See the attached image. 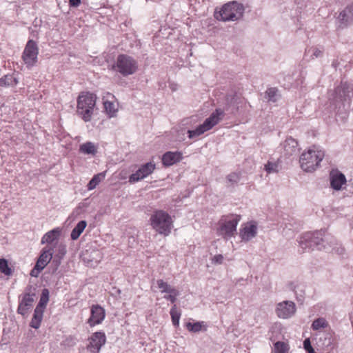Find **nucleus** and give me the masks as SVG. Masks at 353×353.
<instances>
[{"label": "nucleus", "instance_id": "nucleus-16", "mask_svg": "<svg viewBox=\"0 0 353 353\" xmlns=\"http://www.w3.org/2000/svg\"><path fill=\"white\" fill-rule=\"evenodd\" d=\"M105 316V310L99 305H93L90 309V316L88 323L92 327L100 324L104 320Z\"/></svg>", "mask_w": 353, "mask_h": 353}, {"label": "nucleus", "instance_id": "nucleus-25", "mask_svg": "<svg viewBox=\"0 0 353 353\" xmlns=\"http://www.w3.org/2000/svg\"><path fill=\"white\" fill-rule=\"evenodd\" d=\"M290 290L294 292L297 299L302 300L305 294L303 285L298 282H291L288 284Z\"/></svg>", "mask_w": 353, "mask_h": 353}, {"label": "nucleus", "instance_id": "nucleus-35", "mask_svg": "<svg viewBox=\"0 0 353 353\" xmlns=\"http://www.w3.org/2000/svg\"><path fill=\"white\" fill-rule=\"evenodd\" d=\"M170 316L172 318V323L174 326L177 327L179 325V319L181 317V313L177 310L176 305H174L170 310Z\"/></svg>", "mask_w": 353, "mask_h": 353}, {"label": "nucleus", "instance_id": "nucleus-5", "mask_svg": "<svg viewBox=\"0 0 353 353\" xmlns=\"http://www.w3.org/2000/svg\"><path fill=\"white\" fill-rule=\"evenodd\" d=\"M150 221L152 228L159 234L168 236L171 232L172 220L171 216L165 211H155L151 215Z\"/></svg>", "mask_w": 353, "mask_h": 353}, {"label": "nucleus", "instance_id": "nucleus-20", "mask_svg": "<svg viewBox=\"0 0 353 353\" xmlns=\"http://www.w3.org/2000/svg\"><path fill=\"white\" fill-rule=\"evenodd\" d=\"M283 152L285 156H292L299 150L298 142L292 137H288L283 143Z\"/></svg>", "mask_w": 353, "mask_h": 353}, {"label": "nucleus", "instance_id": "nucleus-34", "mask_svg": "<svg viewBox=\"0 0 353 353\" xmlns=\"http://www.w3.org/2000/svg\"><path fill=\"white\" fill-rule=\"evenodd\" d=\"M289 350L288 343L283 341H277L274 345V353H286Z\"/></svg>", "mask_w": 353, "mask_h": 353}, {"label": "nucleus", "instance_id": "nucleus-28", "mask_svg": "<svg viewBox=\"0 0 353 353\" xmlns=\"http://www.w3.org/2000/svg\"><path fill=\"white\" fill-rule=\"evenodd\" d=\"M103 106L106 113L110 117H114L117 112V108L116 105L112 102L109 101L108 99H105V97L103 98Z\"/></svg>", "mask_w": 353, "mask_h": 353}, {"label": "nucleus", "instance_id": "nucleus-17", "mask_svg": "<svg viewBox=\"0 0 353 353\" xmlns=\"http://www.w3.org/2000/svg\"><path fill=\"white\" fill-rule=\"evenodd\" d=\"M330 181L331 188L335 190H341L347 181L345 176L337 170L330 172Z\"/></svg>", "mask_w": 353, "mask_h": 353}, {"label": "nucleus", "instance_id": "nucleus-8", "mask_svg": "<svg viewBox=\"0 0 353 353\" xmlns=\"http://www.w3.org/2000/svg\"><path fill=\"white\" fill-rule=\"evenodd\" d=\"M353 97V85L346 81H341L330 95V99L334 103L350 101Z\"/></svg>", "mask_w": 353, "mask_h": 353}, {"label": "nucleus", "instance_id": "nucleus-12", "mask_svg": "<svg viewBox=\"0 0 353 353\" xmlns=\"http://www.w3.org/2000/svg\"><path fill=\"white\" fill-rule=\"evenodd\" d=\"M276 314L280 319H288L296 312V305L291 301H284L276 305Z\"/></svg>", "mask_w": 353, "mask_h": 353}, {"label": "nucleus", "instance_id": "nucleus-39", "mask_svg": "<svg viewBox=\"0 0 353 353\" xmlns=\"http://www.w3.org/2000/svg\"><path fill=\"white\" fill-rule=\"evenodd\" d=\"M164 296V299L170 301L171 303H174L176 301V297L179 295V292L176 288L172 289Z\"/></svg>", "mask_w": 353, "mask_h": 353}, {"label": "nucleus", "instance_id": "nucleus-21", "mask_svg": "<svg viewBox=\"0 0 353 353\" xmlns=\"http://www.w3.org/2000/svg\"><path fill=\"white\" fill-rule=\"evenodd\" d=\"M182 159V154L179 152H168L162 157L163 164L165 166L172 165Z\"/></svg>", "mask_w": 353, "mask_h": 353}, {"label": "nucleus", "instance_id": "nucleus-19", "mask_svg": "<svg viewBox=\"0 0 353 353\" xmlns=\"http://www.w3.org/2000/svg\"><path fill=\"white\" fill-rule=\"evenodd\" d=\"M338 19L343 26H347L353 23V3L339 13Z\"/></svg>", "mask_w": 353, "mask_h": 353}, {"label": "nucleus", "instance_id": "nucleus-24", "mask_svg": "<svg viewBox=\"0 0 353 353\" xmlns=\"http://www.w3.org/2000/svg\"><path fill=\"white\" fill-rule=\"evenodd\" d=\"M79 152L84 154L95 155L97 152V148L92 142L88 141L80 145Z\"/></svg>", "mask_w": 353, "mask_h": 353}, {"label": "nucleus", "instance_id": "nucleus-40", "mask_svg": "<svg viewBox=\"0 0 353 353\" xmlns=\"http://www.w3.org/2000/svg\"><path fill=\"white\" fill-rule=\"evenodd\" d=\"M0 272L7 276L12 274V270L9 268L8 261L4 259H0Z\"/></svg>", "mask_w": 353, "mask_h": 353}, {"label": "nucleus", "instance_id": "nucleus-43", "mask_svg": "<svg viewBox=\"0 0 353 353\" xmlns=\"http://www.w3.org/2000/svg\"><path fill=\"white\" fill-rule=\"evenodd\" d=\"M303 234L300 237L299 241V246L301 248L303 251L306 250L307 249H312V247L309 246V242L305 241L303 243Z\"/></svg>", "mask_w": 353, "mask_h": 353}, {"label": "nucleus", "instance_id": "nucleus-30", "mask_svg": "<svg viewBox=\"0 0 353 353\" xmlns=\"http://www.w3.org/2000/svg\"><path fill=\"white\" fill-rule=\"evenodd\" d=\"M49 301V291L48 289H43L40 297L39 303L37 305V308L45 310L46 305Z\"/></svg>", "mask_w": 353, "mask_h": 353}, {"label": "nucleus", "instance_id": "nucleus-38", "mask_svg": "<svg viewBox=\"0 0 353 353\" xmlns=\"http://www.w3.org/2000/svg\"><path fill=\"white\" fill-rule=\"evenodd\" d=\"M279 165L277 162L268 161L265 165V170L268 173H276L279 172Z\"/></svg>", "mask_w": 353, "mask_h": 353}, {"label": "nucleus", "instance_id": "nucleus-2", "mask_svg": "<svg viewBox=\"0 0 353 353\" xmlns=\"http://www.w3.org/2000/svg\"><path fill=\"white\" fill-rule=\"evenodd\" d=\"M243 4L236 1L225 3L219 11L214 12V17L221 21H236L243 17L244 13Z\"/></svg>", "mask_w": 353, "mask_h": 353}, {"label": "nucleus", "instance_id": "nucleus-22", "mask_svg": "<svg viewBox=\"0 0 353 353\" xmlns=\"http://www.w3.org/2000/svg\"><path fill=\"white\" fill-rule=\"evenodd\" d=\"M61 230L59 228H56L47 233H46L41 239V243H51L55 240L58 239L61 234Z\"/></svg>", "mask_w": 353, "mask_h": 353}, {"label": "nucleus", "instance_id": "nucleus-46", "mask_svg": "<svg viewBox=\"0 0 353 353\" xmlns=\"http://www.w3.org/2000/svg\"><path fill=\"white\" fill-rule=\"evenodd\" d=\"M92 254L94 256H98V258H99L98 259H96L95 263H97L98 262L100 261L101 256V253L98 250L93 251L92 252Z\"/></svg>", "mask_w": 353, "mask_h": 353}, {"label": "nucleus", "instance_id": "nucleus-26", "mask_svg": "<svg viewBox=\"0 0 353 353\" xmlns=\"http://www.w3.org/2000/svg\"><path fill=\"white\" fill-rule=\"evenodd\" d=\"M43 310L35 307L33 317L30 322V326L35 329L39 327L41 320L43 319Z\"/></svg>", "mask_w": 353, "mask_h": 353}, {"label": "nucleus", "instance_id": "nucleus-42", "mask_svg": "<svg viewBox=\"0 0 353 353\" xmlns=\"http://www.w3.org/2000/svg\"><path fill=\"white\" fill-rule=\"evenodd\" d=\"M303 347L304 349L308 352V353H316L314 348L311 345L310 340V339H306L303 341Z\"/></svg>", "mask_w": 353, "mask_h": 353}, {"label": "nucleus", "instance_id": "nucleus-37", "mask_svg": "<svg viewBox=\"0 0 353 353\" xmlns=\"http://www.w3.org/2000/svg\"><path fill=\"white\" fill-rule=\"evenodd\" d=\"M156 283L159 289L161 290V293H168L174 288L170 285L167 282L163 279H158L156 281Z\"/></svg>", "mask_w": 353, "mask_h": 353}, {"label": "nucleus", "instance_id": "nucleus-9", "mask_svg": "<svg viewBox=\"0 0 353 353\" xmlns=\"http://www.w3.org/2000/svg\"><path fill=\"white\" fill-rule=\"evenodd\" d=\"M38 54L39 48L37 43L32 39H30L27 42L22 54V59L27 67L31 68L35 65Z\"/></svg>", "mask_w": 353, "mask_h": 353}, {"label": "nucleus", "instance_id": "nucleus-29", "mask_svg": "<svg viewBox=\"0 0 353 353\" xmlns=\"http://www.w3.org/2000/svg\"><path fill=\"white\" fill-rule=\"evenodd\" d=\"M266 98L269 101L276 102L280 98L279 90L276 88H270L265 92Z\"/></svg>", "mask_w": 353, "mask_h": 353}, {"label": "nucleus", "instance_id": "nucleus-3", "mask_svg": "<svg viewBox=\"0 0 353 353\" xmlns=\"http://www.w3.org/2000/svg\"><path fill=\"white\" fill-rule=\"evenodd\" d=\"M97 97L90 92H81L77 99V112L85 121L91 120Z\"/></svg>", "mask_w": 353, "mask_h": 353}, {"label": "nucleus", "instance_id": "nucleus-7", "mask_svg": "<svg viewBox=\"0 0 353 353\" xmlns=\"http://www.w3.org/2000/svg\"><path fill=\"white\" fill-rule=\"evenodd\" d=\"M241 216L236 214L223 216L219 221L217 234L224 239H229L236 233V226Z\"/></svg>", "mask_w": 353, "mask_h": 353}, {"label": "nucleus", "instance_id": "nucleus-13", "mask_svg": "<svg viewBox=\"0 0 353 353\" xmlns=\"http://www.w3.org/2000/svg\"><path fill=\"white\" fill-rule=\"evenodd\" d=\"M155 169V164L152 162L141 165L139 170L129 177L130 183L137 182L152 174Z\"/></svg>", "mask_w": 353, "mask_h": 353}, {"label": "nucleus", "instance_id": "nucleus-44", "mask_svg": "<svg viewBox=\"0 0 353 353\" xmlns=\"http://www.w3.org/2000/svg\"><path fill=\"white\" fill-rule=\"evenodd\" d=\"M44 268H41L37 266V263H36L34 268L31 270L30 275L34 277L38 276L39 274L43 270Z\"/></svg>", "mask_w": 353, "mask_h": 353}, {"label": "nucleus", "instance_id": "nucleus-4", "mask_svg": "<svg viewBox=\"0 0 353 353\" xmlns=\"http://www.w3.org/2000/svg\"><path fill=\"white\" fill-rule=\"evenodd\" d=\"M324 152L315 146L303 152L299 159L301 168L307 172L314 171L324 158Z\"/></svg>", "mask_w": 353, "mask_h": 353}, {"label": "nucleus", "instance_id": "nucleus-18", "mask_svg": "<svg viewBox=\"0 0 353 353\" xmlns=\"http://www.w3.org/2000/svg\"><path fill=\"white\" fill-rule=\"evenodd\" d=\"M53 255V248L50 245H46L41 250V253L37 261V266L44 268L51 261Z\"/></svg>", "mask_w": 353, "mask_h": 353}, {"label": "nucleus", "instance_id": "nucleus-10", "mask_svg": "<svg viewBox=\"0 0 353 353\" xmlns=\"http://www.w3.org/2000/svg\"><path fill=\"white\" fill-rule=\"evenodd\" d=\"M34 290L35 289H32V286L26 288L25 293L21 295V299L17 308L19 314L23 316L28 314L34 301L36 296Z\"/></svg>", "mask_w": 353, "mask_h": 353}, {"label": "nucleus", "instance_id": "nucleus-1", "mask_svg": "<svg viewBox=\"0 0 353 353\" xmlns=\"http://www.w3.org/2000/svg\"><path fill=\"white\" fill-rule=\"evenodd\" d=\"M239 98L236 94L228 95L225 97L224 108H216L215 111L205 120L203 123L199 125L195 130H189L188 131V137L190 139L197 137L212 129L223 119L225 115V111H228L231 114H235L239 109Z\"/></svg>", "mask_w": 353, "mask_h": 353}, {"label": "nucleus", "instance_id": "nucleus-47", "mask_svg": "<svg viewBox=\"0 0 353 353\" xmlns=\"http://www.w3.org/2000/svg\"><path fill=\"white\" fill-rule=\"evenodd\" d=\"M70 4L72 6H78L81 2V0H69Z\"/></svg>", "mask_w": 353, "mask_h": 353}, {"label": "nucleus", "instance_id": "nucleus-27", "mask_svg": "<svg viewBox=\"0 0 353 353\" xmlns=\"http://www.w3.org/2000/svg\"><path fill=\"white\" fill-rule=\"evenodd\" d=\"M87 226L85 221H79L71 232L70 237L72 240H77Z\"/></svg>", "mask_w": 353, "mask_h": 353}, {"label": "nucleus", "instance_id": "nucleus-33", "mask_svg": "<svg viewBox=\"0 0 353 353\" xmlns=\"http://www.w3.org/2000/svg\"><path fill=\"white\" fill-rule=\"evenodd\" d=\"M205 325L203 321L194 323L189 322L186 324L187 329L192 332H199L202 330L203 327H205Z\"/></svg>", "mask_w": 353, "mask_h": 353}, {"label": "nucleus", "instance_id": "nucleus-31", "mask_svg": "<svg viewBox=\"0 0 353 353\" xmlns=\"http://www.w3.org/2000/svg\"><path fill=\"white\" fill-rule=\"evenodd\" d=\"M17 83L18 81L12 75H5L0 79L1 86H13Z\"/></svg>", "mask_w": 353, "mask_h": 353}, {"label": "nucleus", "instance_id": "nucleus-32", "mask_svg": "<svg viewBox=\"0 0 353 353\" xmlns=\"http://www.w3.org/2000/svg\"><path fill=\"white\" fill-rule=\"evenodd\" d=\"M105 174L99 173L93 176L88 184V189L89 190H93L96 186L104 179Z\"/></svg>", "mask_w": 353, "mask_h": 353}, {"label": "nucleus", "instance_id": "nucleus-14", "mask_svg": "<svg viewBox=\"0 0 353 353\" xmlns=\"http://www.w3.org/2000/svg\"><path fill=\"white\" fill-rule=\"evenodd\" d=\"M323 234L324 232L322 230L305 233L303 243L309 242V246L312 247V249L316 248L318 250H321L323 248H325V245H321V242L324 241Z\"/></svg>", "mask_w": 353, "mask_h": 353}, {"label": "nucleus", "instance_id": "nucleus-15", "mask_svg": "<svg viewBox=\"0 0 353 353\" xmlns=\"http://www.w3.org/2000/svg\"><path fill=\"white\" fill-rule=\"evenodd\" d=\"M257 234V224L254 221L244 223L240 229L239 236L242 241H249Z\"/></svg>", "mask_w": 353, "mask_h": 353}, {"label": "nucleus", "instance_id": "nucleus-6", "mask_svg": "<svg viewBox=\"0 0 353 353\" xmlns=\"http://www.w3.org/2000/svg\"><path fill=\"white\" fill-rule=\"evenodd\" d=\"M112 68L123 77L134 74L138 69V62L132 57L128 54H119Z\"/></svg>", "mask_w": 353, "mask_h": 353}, {"label": "nucleus", "instance_id": "nucleus-50", "mask_svg": "<svg viewBox=\"0 0 353 353\" xmlns=\"http://www.w3.org/2000/svg\"><path fill=\"white\" fill-rule=\"evenodd\" d=\"M107 97H111L112 99H113V98H114V96H113V95H112L111 94L108 93V94H107Z\"/></svg>", "mask_w": 353, "mask_h": 353}, {"label": "nucleus", "instance_id": "nucleus-49", "mask_svg": "<svg viewBox=\"0 0 353 353\" xmlns=\"http://www.w3.org/2000/svg\"><path fill=\"white\" fill-rule=\"evenodd\" d=\"M65 252L66 250L65 246H61L59 248V252L61 254V255H64Z\"/></svg>", "mask_w": 353, "mask_h": 353}, {"label": "nucleus", "instance_id": "nucleus-41", "mask_svg": "<svg viewBox=\"0 0 353 353\" xmlns=\"http://www.w3.org/2000/svg\"><path fill=\"white\" fill-rule=\"evenodd\" d=\"M240 176L239 174L235 172H232L229 174L227 176V181L231 184L234 185L235 183H237L239 181Z\"/></svg>", "mask_w": 353, "mask_h": 353}, {"label": "nucleus", "instance_id": "nucleus-11", "mask_svg": "<svg viewBox=\"0 0 353 353\" xmlns=\"http://www.w3.org/2000/svg\"><path fill=\"white\" fill-rule=\"evenodd\" d=\"M86 349L90 353H99L102 346L106 341V336L104 332H96L88 339Z\"/></svg>", "mask_w": 353, "mask_h": 353}, {"label": "nucleus", "instance_id": "nucleus-23", "mask_svg": "<svg viewBox=\"0 0 353 353\" xmlns=\"http://www.w3.org/2000/svg\"><path fill=\"white\" fill-rule=\"evenodd\" d=\"M323 55V50L320 48L312 46L308 47L305 49V53H304V58L307 61L312 60L315 58H319Z\"/></svg>", "mask_w": 353, "mask_h": 353}, {"label": "nucleus", "instance_id": "nucleus-36", "mask_svg": "<svg viewBox=\"0 0 353 353\" xmlns=\"http://www.w3.org/2000/svg\"><path fill=\"white\" fill-rule=\"evenodd\" d=\"M327 325L328 323L324 318H318L313 321L311 327L314 330H319L327 327Z\"/></svg>", "mask_w": 353, "mask_h": 353}, {"label": "nucleus", "instance_id": "nucleus-45", "mask_svg": "<svg viewBox=\"0 0 353 353\" xmlns=\"http://www.w3.org/2000/svg\"><path fill=\"white\" fill-rule=\"evenodd\" d=\"M223 261V256L222 254H216L212 259V262L214 264H221Z\"/></svg>", "mask_w": 353, "mask_h": 353}, {"label": "nucleus", "instance_id": "nucleus-48", "mask_svg": "<svg viewBox=\"0 0 353 353\" xmlns=\"http://www.w3.org/2000/svg\"><path fill=\"white\" fill-rule=\"evenodd\" d=\"M333 250H334V251L339 254H343L344 253V248H333Z\"/></svg>", "mask_w": 353, "mask_h": 353}]
</instances>
